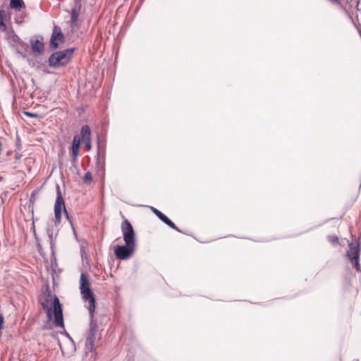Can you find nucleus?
Wrapping results in <instances>:
<instances>
[{
	"label": "nucleus",
	"mask_w": 361,
	"mask_h": 361,
	"mask_svg": "<svg viewBox=\"0 0 361 361\" xmlns=\"http://www.w3.org/2000/svg\"><path fill=\"white\" fill-rule=\"evenodd\" d=\"M355 27H357V30H360L357 25H355Z\"/></svg>",
	"instance_id": "31"
},
{
	"label": "nucleus",
	"mask_w": 361,
	"mask_h": 361,
	"mask_svg": "<svg viewBox=\"0 0 361 361\" xmlns=\"http://www.w3.org/2000/svg\"><path fill=\"white\" fill-rule=\"evenodd\" d=\"M151 209L152 211L153 212V213L163 222H164L166 221V219H167V216L161 212H160L159 209L153 207H151Z\"/></svg>",
	"instance_id": "17"
},
{
	"label": "nucleus",
	"mask_w": 361,
	"mask_h": 361,
	"mask_svg": "<svg viewBox=\"0 0 361 361\" xmlns=\"http://www.w3.org/2000/svg\"><path fill=\"white\" fill-rule=\"evenodd\" d=\"M355 27H357V30H360L357 25H355Z\"/></svg>",
	"instance_id": "32"
},
{
	"label": "nucleus",
	"mask_w": 361,
	"mask_h": 361,
	"mask_svg": "<svg viewBox=\"0 0 361 361\" xmlns=\"http://www.w3.org/2000/svg\"><path fill=\"white\" fill-rule=\"evenodd\" d=\"M32 51L34 54H42L44 51V43L42 38L40 39H31L30 40Z\"/></svg>",
	"instance_id": "12"
},
{
	"label": "nucleus",
	"mask_w": 361,
	"mask_h": 361,
	"mask_svg": "<svg viewBox=\"0 0 361 361\" xmlns=\"http://www.w3.org/2000/svg\"><path fill=\"white\" fill-rule=\"evenodd\" d=\"M0 27H1L4 30H6V24H5V23H4V20H3V21H0Z\"/></svg>",
	"instance_id": "28"
},
{
	"label": "nucleus",
	"mask_w": 361,
	"mask_h": 361,
	"mask_svg": "<svg viewBox=\"0 0 361 361\" xmlns=\"http://www.w3.org/2000/svg\"><path fill=\"white\" fill-rule=\"evenodd\" d=\"M96 340H91V338H86L85 348L90 352L95 353L96 348L94 347V342Z\"/></svg>",
	"instance_id": "16"
},
{
	"label": "nucleus",
	"mask_w": 361,
	"mask_h": 361,
	"mask_svg": "<svg viewBox=\"0 0 361 361\" xmlns=\"http://www.w3.org/2000/svg\"><path fill=\"white\" fill-rule=\"evenodd\" d=\"M164 223L165 224H166L167 226H169L170 228H171L178 232H180V229L169 218H167V219H166V221Z\"/></svg>",
	"instance_id": "19"
},
{
	"label": "nucleus",
	"mask_w": 361,
	"mask_h": 361,
	"mask_svg": "<svg viewBox=\"0 0 361 361\" xmlns=\"http://www.w3.org/2000/svg\"><path fill=\"white\" fill-rule=\"evenodd\" d=\"M59 42H64V35L60 27L55 25L53 28L52 34L50 38V47L56 49L59 47Z\"/></svg>",
	"instance_id": "8"
},
{
	"label": "nucleus",
	"mask_w": 361,
	"mask_h": 361,
	"mask_svg": "<svg viewBox=\"0 0 361 361\" xmlns=\"http://www.w3.org/2000/svg\"><path fill=\"white\" fill-rule=\"evenodd\" d=\"M53 308L44 310L47 313V317L51 321L54 317V324L56 327L64 329V322L62 311V305L58 297L54 296L52 302Z\"/></svg>",
	"instance_id": "4"
},
{
	"label": "nucleus",
	"mask_w": 361,
	"mask_h": 361,
	"mask_svg": "<svg viewBox=\"0 0 361 361\" xmlns=\"http://www.w3.org/2000/svg\"><path fill=\"white\" fill-rule=\"evenodd\" d=\"M54 300V298L52 297L51 291L48 290L47 293L44 294V296L39 298V303L41 304L43 310L51 309L53 308L52 302Z\"/></svg>",
	"instance_id": "11"
},
{
	"label": "nucleus",
	"mask_w": 361,
	"mask_h": 361,
	"mask_svg": "<svg viewBox=\"0 0 361 361\" xmlns=\"http://www.w3.org/2000/svg\"><path fill=\"white\" fill-rule=\"evenodd\" d=\"M37 195L33 192H32L30 197V202L32 204H34L37 200Z\"/></svg>",
	"instance_id": "23"
},
{
	"label": "nucleus",
	"mask_w": 361,
	"mask_h": 361,
	"mask_svg": "<svg viewBox=\"0 0 361 361\" xmlns=\"http://www.w3.org/2000/svg\"><path fill=\"white\" fill-rule=\"evenodd\" d=\"M348 247L349 250L346 252L345 257L358 272H361V266L359 262L361 253L360 243H348Z\"/></svg>",
	"instance_id": "5"
},
{
	"label": "nucleus",
	"mask_w": 361,
	"mask_h": 361,
	"mask_svg": "<svg viewBox=\"0 0 361 361\" xmlns=\"http://www.w3.org/2000/svg\"><path fill=\"white\" fill-rule=\"evenodd\" d=\"M355 27H357V30H360L357 25H355Z\"/></svg>",
	"instance_id": "33"
},
{
	"label": "nucleus",
	"mask_w": 361,
	"mask_h": 361,
	"mask_svg": "<svg viewBox=\"0 0 361 361\" xmlns=\"http://www.w3.org/2000/svg\"><path fill=\"white\" fill-rule=\"evenodd\" d=\"M88 311L90 314V329L87 338H91V340H97V334L98 333V325L97 322L94 319V311Z\"/></svg>",
	"instance_id": "9"
},
{
	"label": "nucleus",
	"mask_w": 361,
	"mask_h": 361,
	"mask_svg": "<svg viewBox=\"0 0 361 361\" xmlns=\"http://www.w3.org/2000/svg\"><path fill=\"white\" fill-rule=\"evenodd\" d=\"M135 245L125 244L124 245H117L114 250V254L118 259L126 260L129 259L135 250Z\"/></svg>",
	"instance_id": "7"
},
{
	"label": "nucleus",
	"mask_w": 361,
	"mask_h": 361,
	"mask_svg": "<svg viewBox=\"0 0 361 361\" xmlns=\"http://www.w3.org/2000/svg\"><path fill=\"white\" fill-rule=\"evenodd\" d=\"M92 180V174L90 171H87L85 173L83 177V183L85 184H90Z\"/></svg>",
	"instance_id": "18"
},
{
	"label": "nucleus",
	"mask_w": 361,
	"mask_h": 361,
	"mask_svg": "<svg viewBox=\"0 0 361 361\" xmlns=\"http://www.w3.org/2000/svg\"><path fill=\"white\" fill-rule=\"evenodd\" d=\"M80 133L82 142L91 140V133L88 126H83L81 128Z\"/></svg>",
	"instance_id": "15"
},
{
	"label": "nucleus",
	"mask_w": 361,
	"mask_h": 361,
	"mask_svg": "<svg viewBox=\"0 0 361 361\" xmlns=\"http://www.w3.org/2000/svg\"><path fill=\"white\" fill-rule=\"evenodd\" d=\"M5 17V11L4 10H0V21L4 20Z\"/></svg>",
	"instance_id": "25"
},
{
	"label": "nucleus",
	"mask_w": 361,
	"mask_h": 361,
	"mask_svg": "<svg viewBox=\"0 0 361 361\" xmlns=\"http://www.w3.org/2000/svg\"><path fill=\"white\" fill-rule=\"evenodd\" d=\"M9 6L11 9H14L16 11H20L22 9L25 8L23 0H11Z\"/></svg>",
	"instance_id": "14"
},
{
	"label": "nucleus",
	"mask_w": 361,
	"mask_h": 361,
	"mask_svg": "<svg viewBox=\"0 0 361 361\" xmlns=\"http://www.w3.org/2000/svg\"><path fill=\"white\" fill-rule=\"evenodd\" d=\"M101 152H102V149H101L100 145H98L97 156V164H99V154H100Z\"/></svg>",
	"instance_id": "26"
},
{
	"label": "nucleus",
	"mask_w": 361,
	"mask_h": 361,
	"mask_svg": "<svg viewBox=\"0 0 361 361\" xmlns=\"http://www.w3.org/2000/svg\"><path fill=\"white\" fill-rule=\"evenodd\" d=\"M329 241L332 244H337L338 243L339 239L336 235H329L328 237Z\"/></svg>",
	"instance_id": "21"
},
{
	"label": "nucleus",
	"mask_w": 361,
	"mask_h": 361,
	"mask_svg": "<svg viewBox=\"0 0 361 361\" xmlns=\"http://www.w3.org/2000/svg\"><path fill=\"white\" fill-rule=\"evenodd\" d=\"M80 290L82 299L85 302H88V310H95V298L94 293L90 286L87 276L85 274L82 273L80 278Z\"/></svg>",
	"instance_id": "2"
},
{
	"label": "nucleus",
	"mask_w": 361,
	"mask_h": 361,
	"mask_svg": "<svg viewBox=\"0 0 361 361\" xmlns=\"http://www.w3.org/2000/svg\"><path fill=\"white\" fill-rule=\"evenodd\" d=\"M25 114L26 115H27L28 116H30V117H36L37 116L36 114H32V113H30V112H25Z\"/></svg>",
	"instance_id": "29"
},
{
	"label": "nucleus",
	"mask_w": 361,
	"mask_h": 361,
	"mask_svg": "<svg viewBox=\"0 0 361 361\" xmlns=\"http://www.w3.org/2000/svg\"><path fill=\"white\" fill-rule=\"evenodd\" d=\"M121 228L125 243L136 245L135 233L130 222L125 219L121 224Z\"/></svg>",
	"instance_id": "6"
},
{
	"label": "nucleus",
	"mask_w": 361,
	"mask_h": 361,
	"mask_svg": "<svg viewBox=\"0 0 361 361\" xmlns=\"http://www.w3.org/2000/svg\"><path fill=\"white\" fill-rule=\"evenodd\" d=\"M15 42H18L19 45H20L22 47H24L25 46V43L22 41L18 37L16 36V39Z\"/></svg>",
	"instance_id": "24"
},
{
	"label": "nucleus",
	"mask_w": 361,
	"mask_h": 361,
	"mask_svg": "<svg viewBox=\"0 0 361 361\" xmlns=\"http://www.w3.org/2000/svg\"><path fill=\"white\" fill-rule=\"evenodd\" d=\"M66 335L73 341V339L71 338V337L69 336V334L68 333H66Z\"/></svg>",
	"instance_id": "30"
},
{
	"label": "nucleus",
	"mask_w": 361,
	"mask_h": 361,
	"mask_svg": "<svg viewBox=\"0 0 361 361\" xmlns=\"http://www.w3.org/2000/svg\"><path fill=\"white\" fill-rule=\"evenodd\" d=\"M62 210L64 211L66 219L70 221V224L73 230V233L74 234H75V231L73 228V224L71 220L70 219L69 215L65 207V203L60 190V187L59 185H57V197L54 205L55 224L49 225L47 229V233L49 238L50 243L51 244L54 243V241L56 240L58 235L57 226L60 224L61 221Z\"/></svg>",
	"instance_id": "1"
},
{
	"label": "nucleus",
	"mask_w": 361,
	"mask_h": 361,
	"mask_svg": "<svg viewBox=\"0 0 361 361\" xmlns=\"http://www.w3.org/2000/svg\"><path fill=\"white\" fill-rule=\"evenodd\" d=\"M164 223L165 224H166L167 226H169L170 228H171L178 232H180V229L169 218H167V219H166V221Z\"/></svg>",
	"instance_id": "20"
},
{
	"label": "nucleus",
	"mask_w": 361,
	"mask_h": 361,
	"mask_svg": "<svg viewBox=\"0 0 361 361\" xmlns=\"http://www.w3.org/2000/svg\"><path fill=\"white\" fill-rule=\"evenodd\" d=\"M74 49H66L56 51L49 57V66L52 68H59L66 65L73 56Z\"/></svg>",
	"instance_id": "3"
},
{
	"label": "nucleus",
	"mask_w": 361,
	"mask_h": 361,
	"mask_svg": "<svg viewBox=\"0 0 361 361\" xmlns=\"http://www.w3.org/2000/svg\"><path fill=\"white\" fill-rule=\"evenodd\" d=\"M82 142L86 145V147H87L88 149H90V148H91V140L85 141V142Z\"/></svg>",
	"instance_id": "27"
},
{
	"label": "nucleus",
	"mask_w": 361,
	"mask_h": 361,
	"mask_svg": "<svg viewBox=\"0 0 361 361\" xmlns=\"http://www.w3.org/2000/svg\"><path fill=\"white\" fill-rule=\"evenodd\" d=\"M80 153V140L77 136H74L72 142L71 156L72 162L75 163Z\"/></svg>",
	"instance_id": "13"
},
{
	"label": "nucleus",
	"mask_w": 361,
	"mask_h": 361,
	"mask_svg": "<svg viewBox=\"0 0 361 361\" xmlns=\"http://www.w3.org/2000/svg\"><path fill=\"white\" fill-rule=\"evenodd\" d=\"M4 318L3 314L0 312V337L1 336V329L4 327Z\"/></svg>",
	"instance_id": "22"
},
{
	"label": "nucleus",
	"mask_w": 361,
	"mask_h": 361,
	"mask_svg": "<svg viewBox=\"0 0 361 361\" xmlns=\"http://www.w3.org/2000/svg\"><path fill=\"white\" fill-rule=\"evenodd\" d=\"M74 6L71 12V24L75 25L77 24L78 17L81 10L80 0H75Z\"/></svg>",
	"instance_id": "10"
}]
</instances>
